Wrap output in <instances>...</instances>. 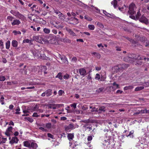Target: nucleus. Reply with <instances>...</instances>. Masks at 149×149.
Here are the masks:
<instances>
[{
    "label": "nucleus",
    "instance_id": "obj_1",
    "mask_svg": "<svg viewBox=\"0 0 149 149\" xmlns=\"http://www.w3.org/2000/svg\"><path fill=\"white\" fill-rule=\"evenodd\" d=\"M136 6L134 3H132L130 5L129 10L128 11V14L130 15L129 17L133 19H135L136 18L137 19H139L140 22L144 23L146 24H147L148 23L147 19L144 15H142L141 17V14L140 13L139 11L137 13L136 17L133 15L136 14Z\"/></svg>",
    "mask_w": 149,
    "mask_h": 149
},
{
    "label": "nucleus",
    "instance_id": "obj_2",
    "mask_svg": "<svg viewBox=\"0 0 149 149\" xmlns=\"http://www.w3.org/2000/svg\"><path fill=\"white\" fill-rule=\"evenodd\" d=\"M51 24L54 26L58 29H61L64 26L62 22L58 21L51 22Z\"/></svg>",
    "mask_w": 149,
    "mask_h": 149
},
{
    "label": "nucleus",
    "instance_id": "obj_3",
    "mask_svg": "<svg viewBox=\"0 0 149 149\" xmlns=\"http://www.w3.org/2000/svg\"><path fill=\"white\" fill-rule=\"evenodd\" d=\"M106 78V76H101L99 74H96L95 77V79L96 80L100 81H104L105 80Z\"/></svg>",
    "mask_w": 149,
    "mask_h": 149
},
{
    "label": "nucleus",
    "instance_id": "obj_4",
    "mask_svg": "<svg viewBox=\"0 0 149 149\" xmlns=\"http://www.w3.org/2000/svg\"><path fill=\"white\" fill-rule=\"evenodd\" d=\"M79 72L80 75L84 76L86 75V71L84 68H81L79 69Z\"/></svg>",
    "mask_w": 149,
    "mask_h": 149
},
{
    "label": "nucleus",
    "instance_id": "obj_5",
    "mask_svg": "<svg viewBox=\"0 0 149 149\" xmlns=\"http://www.w3.org/2000/svg\"><path fill=\"white\" fill-rule=\"evenodd\" d=\"M13 129V127H9L6 130L5 133V134L7 136H10V133L12 132V131Z\"/></svg>",
    "mask_w": 149,
    "mask_h": 149
},
{
    "label": "nucleus",
    "instance_id": "obj_6",
    "mask_svg": "<svg viewBox=\"0 0 149 149\" xmlns=\"http://www.w3.org/2000/svg\"><path fill=\"white\" fill-rule=\"evenodd\" d=\"M21 23L20 21L17 19H14L11 22V24L13 26L15 25H18Z\"/></svg>",
    "mask_w": 149,
    "mask_h": 149
},
{
    "label": "nucleus",
    "instance_id": "obj_7",
    "mask_svg": "<svg viewBox=\"0 0 149 149\" xmlns=\"http://www.w3.org/2000/svg\"><path fill=\"white\" fill-rule=\"evenodd\" d=\"M19 139L17 137H14L12 138L11 140L10 141V143L11 144H13L14 143H17Z\"/></svg>",
    "mask_w": 149,
    "mask_h": 149
},
{
    "label": "nucleus",
    "instance_id": "obj_8",
    "mask_svg": "<svg viewBox=\"0 0 149 149\" xmlns=\"http://www.w3.org/2000/svg\"><path fill=\"white\" fill-rule=\"evenodd\" d=\"M31 142L30 141H24L23 142V144L24 146L30 148Z\"/></svg>",
    "mask_w": 149,
    "mask_h": 149
},
{
    "label": "nucleus",
    "instance_id": "obj_9",
    "mask_svg": "<svg viewBox=\"0 0 149 149\" xmlns=\"http://www.w3.org/2000/svg\"><path fill=\"white\" fill-rule=\"evenodd\" d=\"M103 13L105 15L108 17H111L112 18H114V16L112 14H111L107 13L105 10H103Z\"/></svg>",
    "mask_w": 149,
    "mask_h": 149
},
{
    "label": "nucleus",
    "instance_id": "obj_10",
    "mask_svg": "<svg viewBox=\"0 0 149 149\" xmlns=\"http://www.w3.org/2000/svg\"><path fill=\"white\" fill-rule=\"evenodd\" d=\"M128 9V7L126 6L125 5L122 8H119V9L123 13H125L127 10Z\"/></svg>",
    "mask_w": 149,
    "mask_h": 149
},
{
    "label": "nucleus",
    "instance_id": "obj_11",
    "mask_svg": "<svg viewBox=\"0 0 149 149\" xmlns=\"http://www.w3.org/2000/svg\"><path fill=\"white\" fill-rule=\"evenodd\" d=\"M65 30L69 33L70 35L73 36H76V34L71 29L68 28H65Z\"/></svg>",
    "mask_w": 149,
    "mask_h": 149
},
{
    "label": "nucleus",
    "instance_id": "obj_12",
    "mask_svg": "<svg viewBox=\"0 0 149 149\" xmlns=\"http://www.w3.org/2000/svg\"><path fill=\"white\" fill-rule=\"evenodd\" d=\"M10 13L14 15L16 17H17L19 14L20 13L19 12L17 11L11 10Z\"/></svg>",
    "mask_w": 149,
    "mask_h": 149
},
{
    "label": "nucleus",
    "instance_id": "obj_13",
    "mask_svg": "<svg viewBox=\"0 0 149 149\" xmlns=\"http://www.w3.org/2000/svg\"><path fill=\"white\" fill-rule=\"evenodd\" d=\"M30 145L31 146H30V148H32L35 149H36L38 147L37 144L33 141L32 142L31 141Z\"/></svg>",
    "mask_w": 149,
    "mask_h": 149
},
{
    "label": "nucleus",
    "instance_id": "obj_14",
    "mask_svg": "<svg viewBox=\"0 0 149 149\" xmlns=\"http://www.w3.org/2000/svg\"><path fill=\"white\" fill-rule=\"evenodd\" d=\"M17 18H18L24 21L26 19V17L20 13H19Z\"/></svg>",
    "mask_w": 149,
    "mask_h": 149
},
{
    "label": "nucleus",
    "instance_id": "obj_15",
    "mask_svg": "<svg viewBox=\"0 0 149 149\" xmlns=\"http://www.w3.org/2000/svg\"><path fill=\"white\" fill-rule=\"evenodd\" d=\"M112 88H113V90H115L117 88H120L118 84H116L115 82H114L113 84Z\"/></svg>",
    "mask_w": 149,
    "mask_h": 149
},
{
    "label": "nucleus",
    "instance_id": "obj_16",
    "mask_svg": "<svg viewBox=\"0 0 149 149\" xmlns=\"http://www.w3.org/2000/svg\"><path fill=\"white\" fill-rule=\"evenodd\" d=\"M52 90L51 89H48L47 90L45 91L46 95L47 96L51 95L52 94Z\"/></svg>",
    "mask_w": 149,
    "mask_h": 149
},
{
    "label": "nucleus",
    "instance_id": "obj_17",
    "mask_svg": "<svg viewBox=\"0 0 149 149\" xmlns=\"http://www.w3.org/2000/svg\"><path fill=\"white\" fill-rule=\"evenodd\" d=\"M12 45L14 47H16L18 45L17 42L15 40H13L12 42Z\"/></svg>",
    "mask_w": 149,
    "mask_h": 149
},
{
    "label": "nucleus",
    "instance_id": "obj_18",
    "mask_svg": "<svg viewBox=\"0 0 149 149\" xmlns=\"http://www.w3.org/2000/svg\"><path fill=\"white\" fill-rule=\"evenodd\" d=\"M74 137V134L69 133L68 135V139L70 141L71 140H72Z\"/></svg>",
    "mask_w": 149,
    "mask_h": 149
},
{
    "label": "nucleus",
    "instance_id": "obj_19",
    "mask_svg": "<svg viewBox=\"0 0 149 149\" xmlns=\"http://www.w3.org/2000/svg\"><path fill=\"white\" fill-rule=\"evenodd\" d=\"M78 125H76L74 126L73 125L70 124L68 125V127L70 129H74L76 127H78Z\"/></svg>",
    "mask_w": 149,
    "mask_h": 149
},
{
    "label": "nucleus",
    "instance_id": "obj_20",
    "mask_svg": "<svg viewBox=\"0 0 149 149\" xmlns=\"http://www.w3.org/2000/svg\"><path fill=\"white\" fill-rule=\"evenodd\" d=\"M60 58H61V59L62 60V61L64 63H67L68 62L67 59L65 56H64L63 57H60Z\"/></svg>",
    "mask_w": 149,
    "mask_h": 149
},
{
    "label": "nucleus",
    "instance_id": "obj_21",
    "mask_svg": "<svg viewBox=\"0 0 149 149\" xmlns=\"http://www.w3.org/2000/svg\"><path fill=\"white\" fill-rule=\"evenodd\" d=\"M92 54L98 58L99 59L101 58V55L99 53L96 52H93V53Z\"/></svg>",
    "mask_w": 149,
    "mask_h": 149
},
{
    "label": "nucleus",
    "instance_id": "obj_22",
    "mask_svg": "<svg viewBox=\"0 0 149 149\" xmlns=\"http://www.w3.org/2000/svg\"><path fill=\"white\" fill-rule=\"evenodd\" d=\"M134 87L133 86H126L124 87V90H127L128 89H131L133 88Z\"/></svg>",
    "mask_w": 149,
    "mask_h": 149
},
{
    "label": "nucleus",
    "instance_id": "obj_23",
    "mask_svg": "<svg viewBox=\"0 0 149 149\" xmlns=\"http://www.w3.org/2000/svg\"><path fill=\"white\" fill-rule=\"evenodd\" d=\"M144 88V87L143 86H139L136 87L135 89V91H141L142 89H143Z\"/></svg>",
    "mask_w": 149,
    "mask_h": 149
},
{
    "label": "nucleus",
    "instance_id": "obj_24",
    "mask_svg": "<svg viewBox=\"0 0 149 149\" xmlns=\"http://www.w3.org/2000/svg\"><path fill=\"white\" fill-rule=\"evenodd\" d=\"M58 17L61 20H63L65 19V16L62 13L61 14L59 15Z\"/></svg>",
    "mask_w": 149,
    "mask_h": 149
},
{
    "label": "nucleus",
    "instance_id": "obj_25",
    "mask_svg": "<svg viewBox=\"0 0 149 149\" xmlns=\"http://www.w3.org/2000/svg\"><path fill=\"white\" fill-rule=\"evenodd\" d=\"M134 132V131L133 130H132L131 132H130L129 133V134L127 135V136H130V137L133 138V134Z\"/></svg>",
    "mask_w": 149,
    "mask_h": 149
},
{
    "label": "nucleus",
    "instance_id": "obj_26",
    "mask_svg": "<svg viewBox=\"0 0 149 149\" xmlns=\"http://www.w3.org/2000/svg\"><path fill=\"white\" fill-rule=\"evenodd\" d=\"M88 27L90 30H93L95 29V26L93 25H89Z\"/></svg>",
    "mask_w": 149,
    "mask_h": 149
},
{
    "label": "nucleus",
    "instance_id": "obj_27",
    "mask_svg": "<svg viewBox=\"0 0 149 149\" xmlns=\"http://www.w3.org/2000/svg\"><path fill=\"white\" fill-rule=\"evenodd\" d=\"M6 48L7 49H8L10 47V42L9 41H8L6 43Z\"/></svg>",
    "mask_w": 149,
    "mask_h": 149
},
{
    "label": "nucleus",
    "instance_id": "obj_28",
    "mask_svg": "<svg viewBox=\"0 0 149 149\" xmlns=\"http://www.w3.org/2000/svg\"><path fill=\"white\" fill-rule=\"evenodd\" d=\"M43 31L45 32V33L47 34H48L50 33V30L48 29L45 28L43 29Z\"/></svg>",
    "mask_w": 149,
    "mask_h": 149
},
{
    "label": "nucleus",
    "instance_id": "obj_29",
    "mask_svg": "<svg viewBox=\"0 0 149 149\" xmlns=\"http://www.w3.org/2000/svg\"><path fill=\"white\" fill-rule=\"evenodd\" d=\"M105 107L104 106L100 107L99 109V111H105Z\"/></svg>",
    "mask_w": 149,
    "mask_h": 149
},
{
    "label": "nucleus",
    "instance_id": "obj_30",
    "mask_svg": "<svg viewBox=\"0 0 149 149\" xmlns=\"http://www.w3.org/2000/svg\"><path fill=\"white\" fill-rule=\"evenodd\" d=\"M83 127H84L85 130L88 129L89 130V131H90L92 129L91 127H88L87 125H85Z\"/></svg>",
    "mask_w": 149,
    "mask_h": 149
},
{
    "label": "nucleus",
    "instance_id": "obj_31",
    "mask_svg": "<svg viewBox=\"0 0 149 149\" xmlns=\"http://www.w3.org/2000/svg\"><path fill=\"white\" fill-rule=\"evenodd\" d=\"M2 141H1V140L0 139V143L1 144L5 143L6 141L7 140V138H2Z\"/></svg>",
    "mask_w": 149,
    "mask_h": 149
},
{
    "label": "nucleus",
    "instance_id": "obj_32",
    "mask_svg": "<svg viewBox=\"0 0 149 149\" xmlns=\"http://www.w3.org/2000/svg\"><path fill=\"white\" fill-rule=\"evenodd\" d=\"M77 3L78 4H79V5L82 7H86V4H84V3L80 1H78Z\"/></svg>",
    "mask_w": 149,
    "mask_h": 149
},
{
    "label": "nucleus",
    "instance_id": "obj_33",
    "mask_svg": "<svg viewBox=\"0 0 149 149\" xmlns=\"http://www.w3.org/2000/svg\"><path fill=\"white\" fill-rule=\"evenodd\" d=\"M20 109L19 107H17V108L15 109V111H16L15 113L16 114H20V112H19V111H20Z\"/></svg>",
    "mask_w": 149,
    "mask_h": 149
},
{
    "label": "nucleus",
    "instance_id": "obj_34",
    "mask_svg": "<svg viewBox=\"0 0 149 149\" xmlns=\"http://www.w3.org/2000/svg\"><path fill=\"white\" fill-rule=\"evenodd\" d=\"M70 77V75L67 74H66L65 75H64L63 77V78L65 79H69Z\"/></svg>",
    "mask_w": 149,
    "mask_h": 149
},
{
    "label": "nucleus",
    "instance_id": "obj_35",
    "mask_svg": "<svg viewBox=\"0 0 149 149\" xmlns=\"http://www.w3.org/2000/svg\"><path fill=\"white\" fill-rule=\"evenodd\" d=\"M13 33H14L15 35H16L17 34H20L21 32L19 31H16L14 30L13 31Z\"/></svg>",
    "mask_w": 149,
    "mask_h": 149
},
{
    "label": "nucleus",
    "instance_id": "obj_36",
    "mask_svg": "<svg viewBox=\"0 0 149 149\" xmlns=\"http://www.w3.org/2000/svg\"><path fill=\"white\" fill-rule=\"evenodd\" d=\"M40 57L41 58L44 60L47 59V57L45 54H42L41 55H40Z\"/></svg>",
    "mask_w": 149,
    "mask_h": 149
},
{
    "label": "nucleus",
    "instance_id": "obj_37",
    "mask_svg": "<svg viewBox=\"0 0 149 149\" xmlns=\"http://www.w3.org/2000/svg\"><path fill=\"white\" fill-rule=\"evenodd\" d=\"M4 48L3 43L1 40H0V48L2 49Z\"/></svg>",
    "mask_w": 149,
    "mask_h": 149
},
{
    "label": "nucleus",
    "instance_id": "obj_38",
    "mask_svg": "<svg viewBox=\"0 0 149 149\" xmlns=\"http://www.w3.org/2000/svg\"><path fill=\"white\" fill-rule=\"evenodd\" d=\"M56 77L60 79H62V76L61 74L58 73Z\"/></svg>",
    "mask_w": 149,
    "mask_h": 149
},
{
    "label": "nucleus",
    "instance_id": "obj_39",
    "mask_svg": "<svg viewBox=\"0 0 149 149\" xmlns=\"http://www.w3.org/2000/svg\"><path fill=\"white\" fill-rule=\"evenodd\" d=\"M64 93V92L63 91L60 90L58 92V94L59 96H61Z\"/></svg>",
    "mask_w": 149,
    "mask_h": 149
},
{
    "label": "nucleus",
    "instance_id": "obj_40",
    "mask_svg": "<svg viewBox=\"0 0 149 149\" xmlns=\"http://www.w3.org/2000/svg\"><path fill=\"white\" fill-rule=\"evenodd\" d=\"M46 127L48 128L49 129L51 127V124L50 123H47L46 124Z\"/></svg>",
    "mask_w": 149,
    "mask_h": 149
},
{
    "label": "nucleus",
    "instance_id": "obj_41",
    "mask_svg": "<svg viewBox=\"0 0 149 149\" xmlns=\"http://www.w3.org/2000/svg\"><path fill=\"white\" fill-rule=\"evenodd\" d=\"M105 142L104 143V145H109L110 144V141L109 139H107V140H106V139L104 140Z\"/></svg>",
    "mask_w": 149,
    "mask_h": 149
},
{
    "label": "nucleus",
    "instance_id": "obj_42",
    "mask_svg": "<svg viewBox=\"0 0 149 149\" xmlns=\"http://www.w3.org/2000/svg\"><path fill=\"white\" fill-rule=\"evenodd\" d=\"M31 41L29 40L28 39H26L25 40H24L23 41V42L24 43H31Z\"/></svg>",
    "mask_w": 149,
    "mask_h": 149
},
{
    "label": "nucleus",
    "instance_id": "obj_43",
    "mask_svg": "<svg viewBox=\"0 0 149 149\" xmlns=\"http://www.w3.org/2000/svg\"><path fill=\"white\" fill-rule=\"evenodd\" d=\"M7 19L8 20L10 21H12L13 20V17L12 16H8L7 17Z\"/></svg>",
    "mask_w": 149,
    "mask_h": 149
},
{
    "label": "nucleus",
    "instance_id": "obj_44",
    "mask_svg": "<svg viewBox=\"0 0 149 149\" xmlns=\"http://www.w3.org/2000/svg\"><path fill=\"white\" fill-rule=\"evenodd\" d=\"M97 25L99 27H100L101 28H103L104 27V26L101 23L98 22L97 23Z\"/></svg>",
    "mask_w": 149,
    "mask_h": 149
},
{
    "label": "nucleus",
    "instance_id": "obj_45",
    "mask_svg": "<svg viewBox=\"0 0 149 149\" xmlns=\"http://www.w3.org/2000/svg\"><path fill=\"white\" fill-rule=\"evenodd\" d=\"M104 88H100L96 90L97 92L100 93L102 92L103 91Z\"/></svg>",
    "mask_w": 149,
    "mask_h": 149
},
{
    "label": "nucleus",
    "instance_id": "obj_46",
    "mask_svg": "<svg viewBox=\"0 0 149 149\" xmlns=\"http://www.w3.org/2000/svg\"><path fill=\"white\" fill-rule=\"evenodd\" d=\"M37 6L36 5H34L33 6L31 7V8L32 9V11H33L36 9V8Z\"/></svg>",
    "mask_w": 149,
    "mask_h": 149
},
{
    "label": "nucleus",
    "instance_id": "obj_47",
    "mask_svg": "<svg viewBox=\"0 0 149 149\" xmlns=\"http://www.w3.org/2000/svg\"><path fill=\"white\" fill-rule=\"evenodd\" d=\"M70 106H71V107H73L74 109H75L76 108L77 104L74 103L73 104H70Z\"/></svg>",
    "mask_w": 149,
    "mask_h": 149
},
{
    "label": "nucleus",
    "instance_id": "obj_48",
    "mask_svg": "<svg viewBox=\"0 0 149 149\" xmlns=\"http://www.w3.org/2000/svg\"><path fill=\"white\" fill-rule=\"evenodd\" d=\"M39 116L36 113H34L32 115L33 117H38Z\"/></svg>",
    "mask_w": 149,
    "mask_h": 149
},
{
    "label": "nucleus",
    "instance_id": "obj_49",
    "mask_svg": "<svg viewBox=\"0 0 149 149\" xmlns=\"http://www.w3.org/2000/svg\"><path fill=\"white\" fill-rule=\"evenodd\" d=\"M6 78L4 76L0 77V81H3L5 80Z\"/></svg>",
    "mask_w": 149,
    "mask_h": 149
},
{
    "label": "nucleus",
    "instance_id": "obj_50",
    "mask_svg": "<svg viewBox=\"0 0 149 149\" xmlns=\"http://www.w3.org/2000/svg\"><path fill=\"white\" fill-rule=\"evenodd\" d=\"M85 19L87 20L88 21H91L92 19L91 18H89L87 16L85 15L84 16Z\"/></svg>",
    "mask_w": 149,
    "mask_h": 149
},
{
    "label": "nucleus",
    "instance_id": "obj_51",
    "mask_svg": "<svg viewBox=\"0 0 149 149\" xmlns=\"http://www.w3.org/2000/svg\"><path fill=\"white\" fill-rule=\"evenodd\" d=\"M113 69H115L116 70V71L117 72L118 70H119L120 68H118V66H116L114 67L113 69Z\"/></svg>",
    "mask_w": 149,
    "mask_h": 149
},
{
    "label": "nucleus",
    "instance_id": "obj_52",
    "mask_svg": "<svg viewBox=\"0 0 149 149\" xmlns=\"http://www.w3.org/2000/svg\"><path fill=\"white\" fill-rule=\"evenodd\" d=\"M33 53L35 57L38 58L39 56V54L37 52H33Z\"/></svg>",
    "mask_w": 149,
    "mask_h": 149
},
{
    "label": "nucleus",
    "instance_id": "obj_53",
    "mask_svg": "<svg viewBox=\"0 0 149 149\" xmlns=\"http://www.w3.org/2000/svg\"><path fill=\"white\" fill-rule=\"evenodd\" d=\"M93 139V137L92 136H88L87 138V140L88 141H91Z\"/></svg>",
    "mask_w": 149,
    "mask_h": 149
},
{
    "label": "nucleus",
    "instance_id": "obj_54",
    "mask_svg": "<svg viewBox=\"0 0 149 149\" xmlns=\"http://www.w3.org/2000/svg\"><path fill=\"white\" fill-rule=\"evenodd\" d=\"M143 85L145 86H149V81L145 82L143 83Z\"/></svg>",
    "mask_w": 149,
    "mask_h": 149
},
{
    "label": "nucleus",
    "instance_id": "obj_55",
    "mask_svg": "<svg viewBox=\"0 0 149 149\" xmlns=\"http://www.w3.org/2000/svg\"><path fill=\"white\" fill-rule=\"evenodd\" d=\"M47 136L49 137H50L53 139L54 138V136L50 133H48L47 134Z\"/></svg>",
    "mask_w": 149,
    "mask_h": 149
},
{
    "label": "nucleus",
    "instance_id": "obj_56",
    "mask_svg": "<svg viewBox=\"0 0 149 149\" xmlns=\"http://www.w3.org/2000/svg\"><path fill=\"white\" fill-rule=\"evenodd\" d=\"M91 111H98L97 109H96L95 107L92 108Z\"/></svg>",
    "mask_w": 149,
    "mask_h": 149
},
{
    "label": "nucleus",
    "instance_id": "obj_57",
    "mask_svg": "<svg viewBox=\"0 0 149 149\" xmlns=\"http://www.w3.org/2000/svg\"><path fill=\"white\" fill-rule=\"evenodd\" d=\"M81 12H82L81 10H77L76 11V14H77V15H78L79 14L81 13Z\"/></svg>",
    "mask_w": 149,
    "mask_h": 149
},
{
    "label": "nucleus",
    "instance_id": "obj_58",
    "mask_svg": "<svg viewBox=\"0 0 149 149\" xmlns=\"http://www.w3.org/2000/svg\"><path fill=\"white\" fill-rule=\"evenodd\" d=\"M77 60V58L76 57H73L71 59V61L73 62H76Z\"/></svg>",
    "mask_w": 149,
    "mask_h": 149
},
{
    "label": "nucleus",
    "instance_id": "obj_59",
    "mask_svg": "<svg viewBox=\"0 0 149 149\" xmlns=\"http://www.w3.org/2000/svg\"><path fill=\"white\" fill-rule=\"evenodd\" d=\"M60 105V104H56V105L53 106V107H52V108L53 109H55L57 107H59Z\"/></svg>",
    "mask_w": 149,
    "mask_h": 149
},
{
    "label": "nucleus",
    "instance_id": "obj_60",
    "mask_svg": "<svg viewBox=\"0 0 149 149\" xmlns=\"http://www.w3.org/2000/svg\"><path fill=\"white\" fill-rule=\"evenodd\" d=\"M82 109L83 110H86L88 109V108L86 106H84L82 107Z\"/></svg>",
    "mask_w": 149,
    "mask_h": 149
},
{
    "label": "nucleus",
    "instance_id": "obj_61",
    "mask_svg": "<svg viewBox=\"0 0 149 149\" xmlns=\"http://www.w3.org/2000/svg\"><path fill=\"white\" fill-rule=\"evenodd\" d=\"M27 120L29 122H31V123L33 121V119H32L31 118H28L27 119Z\"/></svg>",
    "mask_w": 149,
    "mask_h": 149
},
{
    "label": "nucleus",
    "instance_id": "obj_62",
    "mask_svg": "<svg viewBox=\"0 0 149 149\" xmlns=\"http://www.w3.org/2000/svg\"><path fill=\"white\" fill-rule=\"evenodd\" d=\"M139 56L138 55V56L137 57H135V58L136 59L140 60H141L142 59V58L141 57H139Z\"/></svg>",
    "mask_w": 149,
    "mask_h": 149
},
{
    "label": "nucleus",
    "instance_id": "obj_63",
    "mask_svg": "<svg viewBox=\"0 0 149 149\" xmlns=\"http://www.w3.org/2000/svg\"><path fill=\"white\" fill-rule=\"evenodd\" d=\"M13 105L11 104L9 106V108L11 110L13 109Z\"/></svg>",
    "mask_w": 149,
    "mask_h": 149
},
{
    "label": "nucleus",
    "instance_id": "obj_64",
    "mask_svg": "<svg viewBox=\"0 0 149 149\" xmlns=\"http://www.w3.org/2000/svg\"><path fill=\"white\" fill-rule=\"evenodd\" d=\"M39 129L43 131H46V130L43 127H40L39 128Z\"/></svg>",
    "mask_w": 149,
    "mask_h": 149
}]
</instances>
